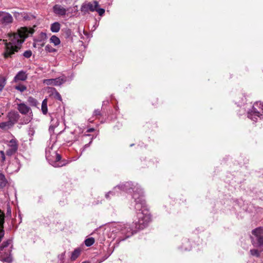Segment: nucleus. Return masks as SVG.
<instances>
[{
    "label": "nucleus",
    "instance_id": "obj_1",
    "mask_svg": "<svg viewBox=\"0 0 263 263\" xmlns=\"http://www.w3.org/2000/svg\"><path fill=\"white\" fill-rule=\"evenodd\" d=\"M135 193L133 199L135 203V209L136 211V216L133 221L135 228H131L128 224L119 222L114 224L110 230L115 234L123 235L125 236L120 237V241L124 240L126 238L132 236L134 233L138 230L145 228L151 221V218L149 212L147 210L144 199L140 198L138 201L139 196Z\"/></svg>",
    "mask_w": 263,
    "mask_h": 263
},
{
    "label": "nucleus",
    "instance_id": "obj_2",
    "mask_svg": "<svg viewBox=\"0 0 263 263\" xmlns=\"http://www.w3.org/2000/svg\"><path fill=\"white\" fill-rule=\"evenodd\" d=\"M34 32V30L33 28L22 27L18 29L16 33L8 34V39L0 40V44L3 42L5 45L4 53L5 57H11L17 52L21 48L25 39Z\"/></svg>",
    "mask_w": 263,
    "mask_h": 263
},
{
    "label": "nucleus",
    "instance_id": "obj_3",
    "mask_svg": "<svg viewBox=\"0 0 263 263\" xmlns=\"http://www.w3.org/2000/svg\"><path fill=\"white\" fill-rule=\"evenodd\" d=\"M130 190H132L134 192L133 196L136 193L137 194V197L139 196L138 201L140 200V198L144 199L143 198V192L141 187L138 184H134L130 182H127L124 183H121L119 185L115 186L112 191H109L105 194V198L107 199L110 198V196H114L118 195L119 192L121 191L130 192Z\"/></svg>",
    "mask_w": 263,
    "mask_h": 263
},
{
    "label": "nucleus",
    "instance_id": "obj_4",
    "mask_svg": "<svg viewBox=\"0 0 263 263\" xmlns=\"http://www.w3.org/2000/svg\"><path fill=\"white\" fill-rule=\"evenodd\" d=\"M4 229H0V242L4 236ZM11 240L8 239L4 241L0 246V260L7 262H11L12 261V258L10 254L9 249H5L11 243Z\"/></svg>",
    "mask_w": 263,
    "mask_h": 263
},
{
    "label": "nucleus",
    "instance_id": "obj_5",
    "mask_svg": "<svg viewBox=\"0 0 263 263\" xmlns=\"http://www.w3.org/2000/svg\"><path fill=\"white\" fill-rule=\"evenodd\" d=\"M52 147L46 149V158L49 163L54 167H61L65 165L61 162V156L55 151H52Z\"/></svg>",
    "mask_w": 263,
    "mask_h": 263
},
{
    "label": "nucleus",
    "instance_id": "obj_6",
    "mask_svg": "<svg viewBox=\"0 0 263 263\" xmlns=\"http://www.w3.org/2000/svg\"><path fill=\"white\" fill-rule=\"evenodd\" d=\"M99 4L97 1H93L91 2L84 3L81 7V11L84 14H86L89 11L95 12L96 11L98 13L99 15L102 16L105 13V9L99 8Z\"/></svg>",
    "mask_w": 263,
    "mask_h": 263
},
{
    "label": "nucleus",
    "instance_id": "obj_7",
    "mask_svg": "<svg viewBox=\"0 0 263 263\" xmlns=\"http://www.w3.org/2000/svg\"><path fill=\"white\" fill-rule=\"evenodd\" d=\"M263 115V102H256L252 109L248 111V117L254 121H256L257 118H260Z\"/></svg>",
    "mask_w": 263,
    "mask_h": 263
},
{
    "label": "nucleus",
    "instance_id": "obj_8",
    "mask_svg": "<svg viewBox=\"0 0 263 263\" xmlns=\"http://www.w3.org/2000/svg\"><path fill=\"white\" fill-rule=\"evenodd\" d=\"M73 78L71 75L69 77L62 76L55 79H45L43 80V83L47 85L60 86L67 81H71Z\"/></svg>",
    "mask_w": 263,
    "mask_h": 263
},
{
    "label": "nucleus",
    "instance_id": "obj_9",
    "mask_svg": "<svg viewBox=\"0 0 263 263\" xmlns=\"http://www.w3.org/2000/svg\"><path fill=\"white\" fill-rule=\"evenodd\" d=\"M8 149L6 151V154L8 156H11L15 154L18 149V141L15 138L7 141L6 142Z\"/></svg>",
    "mask_w": 263,
    "mask_h": 263
},
{
    "label": "nucleus",
    "instance_id": "obj_10",
    "mask_svg": "<svg viewBox=\"0 0 263 263\" xmlns=\"http://www.w3.org/2000/svg\"><path fill=\"white\" fill-rule=\"evenodd\" d=\"M13 18L11 14L5 11H0V24L8 26L12 23Z\"/></svg>",
    "mask_w": 263,
    "mask_h": 263
},
{
    "label": "nucleus",
    "instance_id": "obj_11",
    "mask_svg": "<svg viewBox=\"0 0 263 263\" xmlns=\"http://www.w3.org/2000/svg\"><path fill=\"white\" fill-rule=\"evenodd\" d=\"M252 234L256 237L258 245L263 246V228H258L253 230Z\"/></svg>",
    "mask_w": 263,
    "mask_h": 263
},
{
    "label": "nucleus",
    "instance_id": "obj_12",
    "mask_svg": "<svg viewBox=\"0 0 263 263\" xmlns=\"http://www.w3.org/2000/svg\"><path fill=\"white\" fill-rule=\"evenodd\" d=\"M20 167L21 165L18 160L17 159H15L14 162L9 164L8 166L7 171L9 173L17 172L20 170Z\"/></svg>",
    "mask_w": 263,
    "mask_h": 263
},
{
    "label": "nucleus",
    "instance_id": "obj_13",
    "mask_svg": "<svg viewBox=\"0 0 263 263\" xmlns=\"http://www.w3.org/2000/svg\"><path fill=\"white\" fill-rule=\"evenodd\" d=\"M67 9L60 5H55L53 7V12L58 16H64L66 14Z\"/></svg>",
    "mask_w": 263,
    "mask_h": 263
},
{
    "label": "nucleus",
    "instance_id": "obj_14",
    "mask_svg": "<svg viewBox=\"0 0 263 263\" xmlns=\"http://www.w3.org/2000/svg\"><path fill=\"white\" fill-rule=\"evenodd\" d=\"M17 108L21 114L24 115H26L30 111H31L30 108L25 103L17 104ZM30 114H32V112H31Z\"/></svg>",
    "mask_w": 263,
    "mask_h": 263
},
{
    "label": "nucleus",
    "instance_id": "obj_15",
    "mask_svg": "<svg viewBox=\"0 0 263 263\" xmlns=\"http://www.w3.org/2000/svg\"><path fill=\"white\" fill-rule=\"evenodd\" d=\"M8 121L13 126L18 120L20 115L16 112H10L9 113Z\"/></svg>",
    "mask_w": 263,
    "mask_h": 263
},
{
    "label": "nucleus",
    "instance_id": "obj_16",
    "mask_svg": "<svg viewBox=\"0 0 263 263\" xmlns=\"http://www.w3.org/2000/svg\"><path fill=\"white\" fill-rule=\"evenodd\" d=\"M27 76L26 72L24 71H19L14 78L15 81L17 80L25 81L27 79Z\"/></svg>",
    "mask_w": 263,
    "mask_h": 263
},
{
    "label": "nucleus",
    "instance_id": "obj_17",
    "mask_svg": "<svg viewBox=\"0 0 263 263\" xmlns=\"http://www.w3.org/2000/svg\"><path fill=\"white\" fill-rule=\"evenodd\" d=\"M8 184V181L5 175L2 173H0V187L3 189L6 187Z\"/></svg>",
    "mask_w": 263,
    "mask_h": 263
},
{
    "label": "nucleus",
    "instance_id": "obj_18",
    "mask_svg": "<svg viewBox=\"0 0 263 263\" xmlns=\"http://www.w3.org/2000/svg\"><path fill=\"white\" fill-rule=\"evenodd\" d=\"M45 44V41L40 40L39 39H34L33 46L34 48H41L43 47Z\"/></svg>",
    "mask_w": 263,
    "mask_h": 263
},
{
    "label": "nucleus",
    "instance_id": "obj_19",
    "mask_svg": "<svg viewBox=\"0 0 263 263\" xmlns=\"http://www.w3.org/2000/svg\"><path fill=\"white\" fill-rule=\"evenodd\" d=\"M61 25L58 22H54L51 25L50 30L52 32H58L59 31Z\"/></svg>",
    "mask_w": 263,
    "mask_h": 263
},
{
    "label": "nucleus",
    "instance_id": "obj_20",
    "mask_svg": "<svg viewBox=\"0 0 263 263\" xmlns=\"http://www.w3.org/2000/svg\"><path fill=\"white\" fill-rule=\"evenodd\" d=\"M49 41L50 43L53 44L54 46H58L61 43L60 39L54 35L51 36Z\"/></svg>",
    "mask_w": 263,
    "mask_h": 263
},
{
    "label": "nucleus",
    "instance_id": "obj_21",
    "mask_svg": "<svg viewBox=\"0 0 263 263\" xmlns=\"http://www.w3.org/2000/svg\"><path fill=\"white\" fill-rule=\"evenodd\" d=\"M12 127V125L8 121L0 123V128L4 130H7Z\"/></svg>",
    "mask_w": 263,
    "mask_h": 263
},
{
    "label": "nucleus",
    "instance_id": "obj_22",
    "mask_svg": "<svg viewBox=\"0 0 263 263\" xmlns=\"http://www.w3.org/2000/svg\"><path fill=\"white\" fill-rule=\"evenodd\" d=\"M81 252V249L77 248L75 249L71 253V259L72 260H76L78 257L80 255Z\"/></svg>",
    "mask_w": 263,
    "mask_h": 263
},
{
    "label": "nucleus",
    "instance_id": "obj_23",
    "mask_svg": "<svg viewBox=\"0 0 263 263\" xmlns=\"http://www.w3.org/2000/svg\"><path fill=\"white\" fill-rule=\"evenodd\" d=\"M41 109L44 115H46L47 113V100L46 99H45L42 102Z\"/></svg>",
    "mask_w": 263,
    "mask_h": 263
},
{
    "label": "nucleus",
    "instance_id": "obj_24",
    "mask_svg": "<svg viewBox=\"0 0 263 263\" xmlns=\"http://www.w3.org/2000/svg\"><path fill=\"white\" fill-rule=\"evenodd\" d=\"M35 133L34 128L30 126L28 130V135L30 137L29 141H32L33 139L32 137L33 136Z\"/></svg>",
    "mask_w": 263,
    "mask_h": 263
},
{
    "label": "nucleus",
    "instance_id": "obj_25",
    "mask_svg": "<svg viewBox=\"0 0 263 263\" xmlns=\"http://www.w3.org/2000/svg\"><path fill=\"white\" fill-rule=\"evenodd\" d=\"M5 222V214L0 210V229H4V224Z\"/></svg>",
    "mask_w": 263,
    "mask_h": 263
},
{
    "label": "nucleus",
    "instance_id": "obj_26",
    "mask_svg": "<svg viewBox=\"0 0 263 263\" xmlns=\"http://www.w3.org/2000/svg\"><path fill=\"white\" fill-rule=\"evenodd\" d=\"M45 50L46 52L49 53L56 52L57 50L53 48L51 45L48 44L45 46Z\"/></svg>",
    "mask_w": 263,
    "mask_h": 263
},
{
    "label": "nucleus",
    "instance_id": "obj_27",
    "mask_svg": "<svg viewBox=\"0 0 263 263\" xmlns=\"http://www.w3.org/2000/svg\"><path fill=\"white\" fill-rule=\"evenodd\" d=\"M95 242V239L92 237L87 238L85 241V244L87 247H90Z\"/></svg>",
    "mask_w": 263,
    "mask_h": 263
},
{
    "label": "nucleus",
    "instance_id": "obj_28",
    "mask_svg": "<svg viewBox=\"0 0 263 263\" xmlns=\"http://www.w3.org/2000/svg\"><path fill=\"white\" fill-rule=\"evenodd\" d=\"M185 245V246H183L182 248V250H185V251H189L191 249V247L190 246V242L188 240H186L185 242L183 243V246Z\"/></svg>",
    "mask_w": 263,
    "mask_h": 263
},
{
    "label": "nucleus",
    "instance_id": "obj_29",
    "mask_svg": "<svg viewBox=\"0 0 263 263\" xmlns=\"http://www.w3.org/2000/svg\"><path fill=\"white\" fill-rule=\"evenodd\" d=\"M6 84V80L4 77H0V91L2 90Z\"/></svg>",
    "mask_w": 263,
    "mask_h": 263
},
{
    "label": "nucleus",
    "instance_id": "obj_30",
    "mask_svg": "<svg viewBox=\"0 0 263 263\" xmlns=\"http://www.w3.org/2000/svg\"><path fill=\"white\" fill-rule=\"evenodd\" d=\"M47 38V36L46 33L42 32L39 34V37H38V38L37 39H39L40 40L46 41Z\"/></svg>",
    "mask_w": 263,
    "mask_h": 263
},
{
    "label": "nucleus",
    "instance_id": "obj_31",
    "mask_svg": "<svg viewBox=\"0 0 263 263\" xmlns=\"http://www.w3.org/2000/svg\"><path fill=\"white\" fill-rule=\"evenodd\" d=\"M250 253L252 255L255 256L256 257L259 256V255H260L259 252L256 249L251 250Z\"/></svg>",
    "mask_w": 263,
    "mask_h": 263
},
{
    "label": "nucleus",
    "instance_id": "obj_32",
    "mask_svg": "<svg viewBox=\"0 0 263 263\" xmlns=\"http://www.w3.org/2000/svg\"><path fill=\"white\" fill-rule=\"evenodd\" d=\"M32 55V51L30 50L25 51L23 55L26 58H29Z\"/></svg>",
    "mask_w": 263,
    "mask_h": 263
},
{
    "label": "nucleus",
    "instance_id": "obj_33",
    "mask_svg": "<svg viewBox=\"0 0 263 263\" xmlns=\"http://www.w3.org/2000/svg\"><path fill=\"white\" fill-rule=\"evenodd\" d=\"M15 88L17 90H20L21 92H23L24 90L26 89V86L23 85H18L15 87Z\"/></svg>",
    "mask_w": 263,
    "mask_h": 263
},
{
    "label": "nucleus",
    "instance_id": "obj_34",
    "mask_svg": "<svg viewBox=\"0 0 263 263\" xmlns=\"http://www.w3.org/2000/svg\"><path fill=\"white\" fill-rule=\"evenodd\" d=\"M0 157H1V161L4 162L6 159V157H5V153L3 151H0Z\"/></svg>",
    "mask_w": 263,
    "mask_h": 263
},
{
    "label": "nucleus",
    "instance_id": "obj_35",
    "mask_svg": "<svg viewBox=\"0 0 263 263\" xmlns=\"http://www.w3.org/2000/svg\"><path fill=\"white\" fill-rule=\"evenodd\" d=\"M93 115L95 116H99L101 115V110L100 109H96L93 112Z\"/></svg>",
    "mask_w": 263,
    "mask_h": 263
},
{
    "label": "nucleus",
    "instance_id": "obj_36",
    "mask_svg": "<svg viewBox=\"0 0 263 263\" xmlns=\"http://www.w3.org/2000/svg\"><path fill=\"white\" fill-rule=\"evenodd\" d=\"M55 97L59 100H62V98H61V96L59 92H55Z\"/></svg>",
    "mask_w": 263,
    "mask_h": 263
},
{
    "label": "nucleus",
    "instance_id": "obj_37",
    "mask_svg": "<svg viewBox=\"0 0 263 263\" xmlns=\"http://www.w3.org/2000/svg\"><path fill=\"white\" fill-rule=\"evenodd\" d=\"M32 119V117L31 116L28 117L24 121L25 124L28 123Z\"/></svg>",
    "mask_w": 263,
    "mask_h": 263
},
{
    "label": "nucleus",
    "instance_id": "obj_38",
    "mask_svg": "<svg viewBox=\"0 0 263 263\" xmlns=\"http://www.w3.org/2000/svg\"><path fill=\"white\" fill-rule=\"evenodd\" d=\"M89 144H90V143H89V144H85V145L84 146L83 148L82 149V150H81V153L80 156L82 154L83 152L85 151V149L86 147H88V146H89Z\"/></svg>",
    "mask_w": 263,
    "mask_h": 263
},
{
    "label": "nucleus",
    "instance_id": "obj_39",
    "mask_svg": "<svg viewBox=\"0 0 263 263\" xmlns=\"http://www.w3.org/2000/svg\"><path fill=\"white\" fill-rule=\"evenodd\" d=\"M28 100L30 102H32V103H36V100L32 97H29L28 99Z\"/></svg>",
    "mask_w": 263,
    "mask_h": 263
},
{
    "label": "nucleus",
    "instance_id": "obj_40",
    "mask_svg": "<svg viewBox=\"0 0 263 263\" xmlns=\"http://www.w3.org/2000/svg\"><path fill=\"white\" fill-rule=\"evenodd\" d=\"M20 15V14L18 12H15L14 14V16L16 18L18 17Z\"/></svg>",
    "mask_w": 263,
    "mask_h": 263
},
{
    "label": "nucleus",
    "instance_id": "obj_41",
    "mask_svg": "<svg viewBox=\"0 0 263 263\" xmlns=\"http://www.w3.org/2000/svg\"><path fill=\"white\" fill-rule=\"evenodd\" d=\"M53 119H52V120H51L52 124H53Z\"/></svg>",
    "mask_w": 263,
    "mask_h": 263
},
{
    "label": "nucleus",
    "instance_id": "obj_42",
    "mask_svg": "<svg viewBox=\"0 0 263 263\" xmlns=\"http://www.w3.org/2000/svg\"><path fill=\"white\" fill-rule=\"evenodd\" d=\"M93 129L92 128V129H90V131H93Z\"/></svg>",
    "mask_w": 263,
    "mask_h": 263
},
{
    "label": "nucleus",
    "instance_id": "obj_43",
    "mask_svg": "<svg viewBox=\"0 0 263 263\" xmlns=\"http://www.w3.org/2000/svg\"><path fill=\"white\" fill-rule=\"evenodd\" d=\"M82 263H88V262L85 261V262H83Z\"/></svg>",
    "mask_w": 263,
    "mask_h": 263
}]
</instances>
